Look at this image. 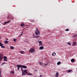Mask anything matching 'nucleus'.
<instances>
[{
    "instance_id": "1",
    "label": "nucleus",
    "mask_w": 77,
    "mask_h": 77,
    "mask_svg": "<svg viewBox=\"0 0 77 77\" xmlns=\"http://www.w3.org/2000/svg\"><path fill=\"white\" fill-rule=\"evenodd\" d=\"M16 66H17L18 68V70H19V69H20V68H21V70L22 72H24V70H23V69L22 68H27V66L24 65H17Z\"/></svg>"
},
{
    "instance_id": "2",
    "label": "nucleus",
    "mask_w": 77,
    "mask_h": 77,
    "mask_svg": "<svg viewBox=\"0 0 77 77\" xmlns=\"http://www.w3.org/2000/svg\"><path fill=\"white\" fill-rule=\"evenodd\" d=\"M36 30H35V34L36 35H39V34H40V32H39V31L38 30V29L37 28H36Z\"/></svg>"
},
{
    "instance_id": "3",
    "label": "nucleus",
    "mask_w": 77,
    "mask_h": 77,
    "mask_svg": "<svg viewBox=\"0 0 77 77\" xmlns=\"http://www.w3.org/2000/svg\"><path fill=\"white\" fill-rule=\"evenodd\" d=\"M35 49L31 48L30 50L29 51V52H30V53H35Z\"/></svg>"
},
{
    "instance_id": "4",
    "label": "nucleus",
    "mask_w": 77,
    "mask_h": 77,
    "mask_svg": "<svg viewBox=\"0 0 77 77\" xmlns=\"http://www.w3.org/2000/svg\"><path fill=\"white\" fill-rule=\"evenodd\" d=\"M0 46L2 48H5V46L3 45V44H2L1 42H0Z\"/></svg>"
},
{
    "instance_id": "5",
    "label": "nucleus",
    "mask_w": 77,
    "mask_h": 77,
    "mask_svg": "<svg viewBox=\"0 0 77 77\" xmlns=\"http://www.w3.org/2000/svg\"><path fill=\"white\" fill-rule=\"evenodd\" d=\"M3 59H4V61H7L8 60L7 58V57L6 56L4 57Z\"/></svg>"
},
{
    "instance_id": "6",
    "label": "nucleus",
    "mask_w": 77,
    "mask_h": 77,
    "mask_svg": "<svg viewBox=\"0 0 77 77\" xmlns=\"http://www.w3.org/2000/svg\"><path fill=\"white\" fill-rule=\"evenodd\" d=\"M3 54H1L0 55V60H2L3 59Z\"/></svg>"
},
{
    "instance_id": "7",
    "label": "nucleus",
    "mask_w": 77,
    "mask_h": 77,
    "mask_svg": "<svg viewBox=\"0 0 77 77\" xmlns=\"http://www.w3.org/2000/svg\"><path fill=\"white\" fill-rule=\"evenodd\" d=\"M10 22H11V21L10 20H9V21H8V22H5L4 24V25L5 26V25L6 24H8V23H9Z\"/></svg>"
},
{
    "instance_id": "8",
    "label": "nucleus",
    "mask_w": 77,
    "mask_h": 77,
    "mask_svg": "<svg viewBox=\"0 0 77 77\" xmlns=\"http://www.w3.org/2000/svg\"><path fill=\"white\" fill-rule=\"evenodd\" d=\"M77 45V42H74L73 43L72 45L73 46H75V45Z\"/></svg>"
},
{
    "instance_id": "9",
    "label": "nucleus",
    "mask_w": 77,
    "mask_h": 77,
    "mask_svg": "<svg viewBox=\"0 0 77 77\" xmlns=\"http://www.w3.org/2000/svg\"><path fill=\"white\" fill-rule=\"evenodd\" d=\"M4 43L7 44H8L9 43V41H4Z\"/></svg>"
},
{
    "instance_id": "10",
    "label": "nucleus",
    "mask_w": 77,
    "mask_h": 77,
    "mask_svg": "<svg viewBox=\"0 0 77 77\" xmlns=\"http://www.w3.org/2000/svg\"><path fill=\"white\" fill-rule=\"evenodd\" d=\"M10 73L11 74H15V72L13 70L11 71Z\"/></svg>"
},
{
    "instance_id": "11",
    "label": "nucleus",
    "mask_w": 77,
    "mask_h": 77,
    "mask_svg": "<svg viewBox=\"0 0 77 77\" xmlns=\"http://www.w3.org/2000/svg\"><path fill=\"white\" fill-rule=\"evenodd\" d=\"M39 49L40 50H43L44 49V47L43 46H41L39 48Z\"/></svg>"
},
{
    "instance_id": "12",
    "label": "nucleus",
    "mask_w": 77,
    "mask_h": 77,
    "mask_svg": "<svg viewBox=\"0 0 77 77\" xmlns=\"http://www.w3.org/2000/svg\"><path fill=\"white\" fill-rule=\"evenodd\" d=\"M75 61V60H74V59H72L71 60V62H74Z\"/></svg>"
},
{
    "instance_id": "13",
    "label": "nucleus",
    "mask_w": 77,
    "mask_h": 77,
    "mask_svg": "<svg viewBox=\"0 0 77 77\" xmlns=\"http://www.w3.org/2000/svg\"><path fill=\"white\" fill-rule=\"evenodd\" d=\"M20 26L21 27H23L24 26V23H22L20 24Z\"/></svg>"
},
{
    "instance_id": "14",
    "label": "nucleus",
    "mask_w": 77,
    "mask_h": 77,
    "mask_svg": "<svg viewBox=\"0 0 77 77\" xmlns=\"http://www.w3.org/2000/svg\"><path fill=\"white\" fill-rule=\"evenodd\" d=\"M39 36L38 35H36L35 37H34V38H39Z\"/></svg>"
},
{
    "instance_id": "15",
    "label": "nucleus",
    "mask_w": 77,
    "mask_h": 77,
    "mask_svg": "<svg viewBox=\"0 0 77 77\" xmlns=\"http://www.w3.org/2000/svg\"><path fill=\"white\" fill-rule=\"evenodd\" d=\"M59 75V73H57L55 75V76L56 77H58Z\"/></svg>"
},
{
    "instance_id": "16",
    "label": "nucleus",
    "mask_w": 77,
    "mask_h": 77,
    "mask_svg": "<svg viewBox=\"0 0 77 77\" xmlns=\"http://www.w3.org/2000/svg\"><path fill=\"white\" fill-rule=\"evenodd\" d=\"M61 63V62H60V61H59L57 63V65H60Z\"/></svg>"
},
{
    "instance_id": "17",
    "label": "nucleus",
    "mask_w": 77,
    "mask_h": 77,
    "mask_svg": "<svg viewBox=\"0 0 77 77\" xmlns=\"http://www.w3.org/2000/svg\"><path fill=\"white\" fill-rule=\"evenodd\" d=\"M55 54H56L55 53H53L52 54V56H55Z\"/></svg>"
},
{
    "instance_id": "18",
    "label": "nucleus",
    "mask_w": 77,
    "mask_h": 77,
    "mask_svg": "<svg viewBox=\"0 0 77 77\" xmlns=\"http://www.w3.org/2000/svg\"><path fill=\"white\" fill-rule=\"evenodd\" d=\"M24 72L25 73H26V74H27V70H24Z\"/></svg>"
},
{
    "instance_id": "19",
    "label": "nucleus",
    "mask_w": 77,
    "mask_h": 77,
    "mask_svg": "<svg viewBox=\"0 0 77 77\" xmlns=\"http://www.w3.org/2000/svg\"><path fill=\"white\" fill-rule=\"evenodd\" d=\"M22 75H26V74L24 73V72H22Z\"/></svg>"
},
{
    "instance_id": "20",
    "label": "nucleus",
    "mask_w": 77,
    "mask_h": 77,
    "mask_svg": "<svg viewBox=\"0 0 77 77\" xmlns=\"http://www.w3.org/2000/svg\"><path fill=\"white\" fill-rule=\"evenodd\" d=\"M10 48H11V49H14V47H13V46H11V47H10Z\"/></svg>"
},
{
    "instance_id": "21",
    "label": "nucleus",
    "mask_w": 77,
    "mask_h": 77,
    "mask_svg": "<svg viewBox=\"0 0 77 77\" xmlns=\"http://www.w3.org/2000/svg\"><path fill=\"white\" fill-rule=\"evenodd\" d=\"M67 44H68L69 45H71V43L70 42H68Z\"/></svg>"
},
{
    "instance_id": "22",
    "label": "nucleus",
    "mask_w": 77,
    "mask_h": 77,
    "mask_svg": "<svg viewBox=\"0 0 77 77\" xmlns=\"http://www.w3.org/2000/svg\"><path fill=\"white\" fill-rule=\"evenodd\" d=\"M23 35V32H21V34H20L19 36V37H20L21 36H22V35Z\"/></svg>"
},
{
    "instance_id": "23",
    "label": "nucleus",
    "mask_w": 77,
    "mask_h": 77,
    "mask_svg": "<svg viewBox=\"0 0 77 77\" xmlns=\"http://www.w3.org/2000/svg\"><path fill=\"white\" fill-rule=\"evenodd\" d=\"M39 44L40 45H41V44H42V42H41V41H39Z\"/></svg>"
},
{
    "instance_id": "24",
    "label": "nucleus",
    "mask_w": 77,
    "mask_h": 77,
    "mask_svg": "<svg viewBox=\"0 0 77 77\" xmlns=\"http://www.w3.org/2000/svg\"><path fill=\"white\" fill-rule=\"evenodd\" d=\"M69 29H66L65 31H69Z\"/></svg>"
},
{
    "instance_id": "25",
    "label": "nucleus",
    "mask_w": 77,
    "mask_h": 77,
    "mask_svg": "<svg viewBox=\"0 0 77 77\" xmlns=\"http://www.w3.org/2000/svg\"><path fill=\"white\" fill-rule=\"evenodd\" d=\"M4 64H6V63H2V65H4Z\"/></svg>"
},
{
    "instance_id": "26",
    "label": "nucleus",
    "mask_w": 77,
    "mask_h": 77,
    "mask_svg": "<svg viewBox=\"0 0 77 77\" xmlns=\"http://www.w3.org/2000/svg\"><path fill=\"white\" fill-rule=\"evenodd\" d=\"M20 53H21V54H23L24 53V51H20Z\"/></svg>"
},
{
    "instance_id": "27",
    "label": "nucleus",
    "mask_w": 77,
    "mask_h": 77,
    "mask_svg": "<svg viewBox=\"0 0 77 77\" xmlns=\"http://www.w3.org/2000/svg\"><path fill=\"white\" fill-rule=\"evenodd\" d=\"M14 42H16L17 41V40L15 38L14 39Z\"/></svg>"
},
{
    "instance_id": "28",
    "label": "nucleus",
    "mask_w": 77,
    "mask_h": 77,
    "mask_svg": "<svg viewBox=\"0 0 77 77\" xmlns=\"http://www.w3.org/2000/svg\"><path fill=\"white\" fill-rule=\"evenodd\" d=\"M76 36H77V35H75L73 36V37L75 38V37H76Z\"/></svg>"
},
{
    "instance_id": "29",
    "label": "nucleus",
    "mask_w": 77,
    "mask_h": 77,
    "mask_svg": "<svg viewBox=\"0 0 77 77\" xmlns=\"http://www.w3.org/2000/svg\"><path fill=\"white\" fill-rule=\"evenodd\" d=\"M39 63H40V65H42V62H39Z\"/></svg>"
},
{
    "instance_id": "30",
    "label": "nucleus",
    "mask_w": 77,
    "mask_h": 77,
    "mask_svg": "<svg viewBox=\"0 0 77 77\" xmlns=\"http://www.w3.org/2000/svg\"><path fill=\"white\" fill-rule=\"evenodd\" d=\"M71 72L70 71V70H69L68 71V72Z\"/></svg>"
},
{
    "instance_id": "31",
    "label": "nucleus",
    "mask_w": 77,
    "mask_h": 77,
    "mask_svg": "<svg viewBox=\"0 0 77 77\" xmlns=\"http://www.w3.org/2000/svg\"><path fill=\"white\" fill-rule=\"evenodd\" d=\"M30 73H27V75H30Z\"/></svg>"
},
{
    "instance_id": "32",
    "label": "nucleus",
    "mask_w": 77,
    "mask_h": 77,
    "mask_svg": "<svg viewBox=\"0 0 77 77\" xmlns=\"http://www.w3.org/2000/svg\"><path fill=\"white\" fill-rule=\"evenodd\" d=\"M9 39H8V38H7L6 39V41H8V40Z\"/></svg>"
},
{
    "instance_id": "33",
    "label": "nucleus",
    "mask_w": 77,
    "mask_h": 77,
    "mask_svg": "<svg viewBox=\"0 0 77 77\" xmlns=\"http://www.w3.org/2000/svg\"><path fill=\"white\" fill-rule=\"evenodd\" d=\"M70 71H72V70H70Z\"/></svg>"
},
{
    "instance_id": "34",
    "label": "nucleus",
    "mask_w": 77,
    "mask_h": 77,
    "mask_svg": "<svg viewBox=\"0 0 77 77\" xmlns=\"http://www.w3.org/2000/svg\"><path fill=\"white\" fill-rule=\"evenodd\" d=\"M48 64H45V65H47Z\"/></svg>"
},
{
    "instance_id": "35",
    "label": "nucleus",
    "mask_w": 77,
    "mask_h": 77,
    "mask_svg": "<svg viewBox=\"0 0 77 77\" xmlns=\"http://www.w3.org/2000/svg\"><path fill=\"white\" fill-rule=\"evenodd\" d=\"M30 75H32V73L30 74Z\"/></svg>"
},
{
    "instance_id": "36",
    "label": "nucleus",
    "mask_w": 77,
    "mask_h": 77,
    "mask_svg": "<svg viewBox=\"0 0 77 77\" xmlns=\"http://www.w3.org/2000/svg\"><path fill=\"white\" fill-rule=\"evenodd\" d=\"M2 77V75H1V74H0V77Z\"/></svg>"
},
{
    "instance_id": "37",
    "label": "nucleus",
    "mask_w": 77,
    "mask_h": 77,
    "mask_svg": "<svg viewBox=\"0 0 77 77\" xmlns=\"http://www.w3.org/2000/svg\"><path fill=\"white\" fill-rule=\"evenodd\" d=\"M42 75H40V77H42Z\"/></svg>"
},
{
    "instance_id": "38",
    "label": "nucleus",
    "mask_w": 77,
    "mask_h": 77,
    "mask_svg": "<svg viewBox=\"0 0 77 77\" xmlns=\"http://www.w3.org/2000/svg\"><path fill=\"white\" fill-rule=\"evenodd\" d=\"M0 74H1V71L0 70Z\"/></svg>"
},
{
    "instance_id": "39",
    "label": "nucleus",
    "mask_w": 77,
    "mask_h": 77,
    "mask_svg": "<svg viewBox=\"0 0 77 77\" xmlns=\"http://www.w3.org/2000/svg\"><path fill=\"white\" fill-rule=\"evenodd\" d=\"M7 18H9V17H8Z\"/></svg>"
},
{
    "instance_id": "40",
    "label": "nucleus",
    "mask_w": 77,
    "mask_h": 77,
    "mask_svg": "<svg viewBox=\"0 0 77 77\" xmlns=\"http://www.w3.org/2000/svg\"><path fill=\"white\" fill-rule=\"evenodd\" d=\"M0 26H1V24H0Z\"/></svg>"
}]
</instances>
